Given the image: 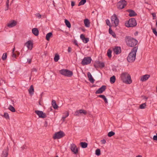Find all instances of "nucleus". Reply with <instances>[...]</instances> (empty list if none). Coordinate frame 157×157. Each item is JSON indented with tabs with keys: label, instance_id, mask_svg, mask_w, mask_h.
<instances>
[{
	"label": "nucleus",
	"instance_id": "nucleus-7",
	"mask_svg": "<svg viewBox=\"0 0 157 157\" xmlns=\"http://www.w3.org/2000/svg\"><path fill=\"white\" fill-rule=\"evenodd\" d=\"M65 136L64 133L61 131L56 132L55 133L53 136V138L58 139L61 138Z\"/></svg>",
	"mask_w": 157,
	"mask_h": 157
},
{
	"label": "nucleus",
	"instance_id": "nucleus-22",
	"mask_svg": "<svg viewBox=\"0 0 157 157\" xmlns=\"http://www.w3.org/2000/svg\"><path fill=\"white\" fill-rule=\"evenodd\" d=\"M8 155V150L6 149L3 151L1 156L2 157H7Z\"/></svg>",
	"mask_w": 157,
	"mask_h": 157
},
{
	"label": "nucleus",
	"instance_id": "nucleus-39",
	"mask_svg": "<svg viewBox=\"0 0 157 157\" xmlns=\"http://www.w3.org/2000/svg\"><path fill=\"white\" fill-rule=\"evenodd\" d=\"M3 117L7 119H9L10 117L8 114L7 113H5L3 115Z\"/></svg>",
	"mask_w": 157,
	"mask_h": 157
},
{
	"label": "nucleus",
	"instance_id": "nucleus-27",
	"mask_svg": "<svg viewBox=\"0 0 157 157\" xmlns=\"http://www.w3.org/2000/svg\"><path fill=\"white\" fill-rule=\"evenodd\" d=\"M116 81V77L114 75L113 76L110 78V81L111 83H114Z\"/></svg>",
	"mask_w": 157,
	"mask_h": 157
},
{
	"label": "nucleus",
	"instance_id": "nucleus-58",
	"mask_svg": "<svg viewBox=\"0 0 157 157\" xmlns=\"http://www.w3.org/2000/svg\"><path fill=\"white\" fill-rule=\"evenodd\" d=\"M27 61L28 62V63H30L31 62V59H28L27 60Z\"/></svg>",
	"mask_w": 157,
	"mask_h": 157
},
{
	"label": "nucleus",
	"instance_id": "nucleus-36",
	"mask_svg": "<svg viewBox=\"0 0 157 157\" xmlns=\"http://www.w3.org/2000/svg\"><path fill=\"white\" fill-rule=\"evenodd\" d=\"M95 154L97 156H99L101 155V151L100 149H97L95 151Z\"/></svg>",
	"mask_w": 157,
	"mask_h": 157
},
{
	"label": "nucleus",
	"instance_id": "nucleus-47",
	"mask_svg": "<svg viewBox=\"0 0 157 157\" xmlns=\"http://www.w3.org/2000/svg\"><path fill=\"white\" fill-rule=\"evenodd\" d=\"M79 114H80L79 112V110H77L75 113L74 115L75 116H78L79 115Z\"/></svg>",
	"mask_w": 157,
	"mask_h": 157
},
{
	"label": "nucleus",
	"instance_id": "nucleus-30",
	"mask_svg": "<svg viewBox=\"0 0 157 157\" xmlns=\"http://www.w3.org/2000/svg\"><path fill=\"white\" fill-rule=\"evenodd\" d=\"M109 33L110 34H111L112 36L114 38L116 37V35L114 33L111 28H109Z\"/></svg>",
	"mask_w": 157,
	"mask_h": 157
},
{
	"label": "nucleus",
	"instance_id": "nucleus-5",
	"mask_svg": "<svg viewBox=\"0 0 157 157\" xmlns=\"http://www.w3.org/2000/svg\"><path fill=\"white\" fill-rule=\"evenodd\" d=\"M59 73L62 75L68 77H71L73 75L72 71L65 69H63L60 70Z\"/></svg>",
	"mask_w": 157,
	"mask_h": 157
},
{
	"label": "nucleus",
	"instance_id": "nucleus-24",
	"mask_svg": "<svg viewBox=\"0 0 157 157\" xmlns=\"http://www.w3.org/2000/svg\"><path fill=\"white\" fill-rule=\"evenodd\" d=\"M53 34L52 32H50L46 34V39L47 40L49 41L50 38L52 36Z\"/></svg>",
	"mask_w": 157,
	"mask_h": 157
},
{
	"label": "nucleus",
	"instance_id": "nucleus-55",
	"mask_svg": "<svg viewBox=\"0 0 157 157\" xmlns=\"http://www.w3.org/2000/svg\"><path fill=\"white\" fill-rule=\"evenodd\" d=\"M16 54H14V53H13V54L12 55V56L14 58H16Z\"/></svg>",
	"mask_w": 157,
	"mask_h": 157
},
{
	"label": "nucleus",
	"instance_id": "nucleus-33",
	"mask_svg": "<svg viewBox=\"0 0 157 157\" xmlns=\"http://www.w3.org/2000/svg\"><path fill=\"white\" fill-rule=\"evenodd\" d=\"M86 2V0H81L78 3V6L84 5Z\"/></svg>",
	"mask_w": 157,
	"mask_h": 157
},
{
	"label": "nucleus",
	"instance_id": "nucleus-56",
	"mask_svg": "<svg viewBox=\"0 0 157 157\" xmlns=\"http://www.w3.org/2000/svg\"><path fill=\"white\" fill-rule=\"evenodd\" d=\"M151 14L153 16V19H155V18H154V17H155L156 16L155 14V13H152Z\"/></svg>",
	"mask_w": 157,
	"mask_h": 157
},
{
	"label": "nucleus",
	"instance_id": "nucleus-13",
	"mask_svg": "<svg viewBox=\"0 0 157 157\" xmlns=\"http://www.w3.org/2000/svg\"><path fill=\"white\" fill-rule=\"evenodd\" d=\"M106 88V86L104 85L102 86L101 87L98 89L95 92L96 94H99L102 93L104 91Z\"/></svg>",
	"mask_w": 157,
	"mask_h": 157
},
{
	"label": "nucleus",
	"instance_id": "nucleus-16",
	"mask_svg": "<svg viewBox=\"0 0 157 157\" xmlns=\"http://www.w3.org/2000/svg\"><path fill=\"white\" fill-rule=\"evenodd\" d=\"M127 11L129 12V16L130 17H133L137 15V14L133 10H127Z\"/></svg>",
	"mask_w": 157,
	"mask_h": 157
},
{
	"label": "nucleus",
	"instance_id": "nucleus-19",
	"mask_svg": "<svg viewBox=\"0 0 157 157\" xmlns=\"http://www.w3.org/2000/svg\"><path fill=\"white\" fill-rule=\"evenodd\" d=\"M87 76L90 81L92 83L94 82V79L93 78L91 73L90 72L87 73Z\"/></svg>",
	"mask_w": 157,
	"mask_h": 157
},
{
	"label": "nucleus",
	"instance_id": "nucleus-31",
	"mask_svg": "<svg viewBox=\"0 0 157 157\" xmlns=\"http://www.w3.org/2000/svg\"><path fill=\"white\" fill-rule=\"evenodd\" d=\"M59 59V55L57 54L55 55L54 58V61L56 62H57Z\"/></svg>",
	"mask_w": 157,
	"mask_h": 157
},
{
	"label": "nucleus",
	"instance_id": "nucleus-1",
	"mask_svg": "<svg viewBox=\"0 0 157 157\" xmlns=\"http://www.w3.org/2000/svg\"><path fill=\"white\" fill-rule=\"evenodd\" d=\"M121 80L124 83L130 84L132 82L130 75L127 72H124L120 76Z\"/></svg>",
	"mask_w": 157,
	"mask_h": 157
},
{
	"label": "nucleus",
	"instance_id": "nucleus-49",
	"mask_svg": "<svg viewBox=\"0 0 157 157\" xmlns=\"http://www.w3.org/2000/svg\"><path fill=\"white\" fill-rule=\"evenodd\" d=\"M86 38L88 39L87 41L86 42V39H84V40H82V41L85 43H87L89 41V38Z\"/></svg>",
	"mask_w": 157,
	"mask_h": 157
},
{
	"label": "nucleus",
	"instance_id": "nucleus-50",
	"mask_svg": "<svg viewBox=\"0 0 157 157\" xmlns=\"http://www.w3.org/2000/svg\"><path fill=\"white\" fill-rule=\"evenodd\" d=\"M101 142L102 144H105L106 143V140L105 139H103L101 140Z\"/></svg>",
	"mask_w": 157,
	"mask_h": 157
},
{
	"label": "nucleus",
	"instance_id": "nucleus-8",
	"mask_svg": "<svg viewBox=\"0 0 157 157\" xmlns=\"http://www.w3.org/2000/svg\"><path fill=\"white\" fill-rule=\"evenodd\" d=\"M127 5V2L125 0H121L119 1L117 5V7L119 9H122L124 8Z\"/></svg>",
	"mask_w": 157,
	"mask_h": 157
},
{
	"label": "nucleus",
	"instance_id": "nucleus-34",
	"mask_svg": "<svg viewBox=\"0 0 157 157\" xmlns=\"http://www.w3.org/2000/svg\"><path fill=\"white\" fill-rule=\"evenodd\" d=\"M79 112L80 114H83L84 115H86L87 113V112L86 110L84 109H80L79 110Z\"/></svg>",
	"mask_w": 157,
	"mask_h": 157
},
{
	"label": "nucleus",
	"instance_id": "nucleus-2",
	"mask_svg": "<svg viewBox=\"0 0 157 157\" xmlns=\"http://www.w3.org/2000/svg\"><path fill=\"white\" fill-rule=\"evenodd\" d=\"M137 49V47H134L132 49L127 58V60L128 62L132 63L135 61Z\"/></svg>",
	"mask_w": 157,
	"mask_h": 157
},
{
	"label": "nucleus",
	"instance_id": "nucleus-9",
	"mask_svg": "<svg viewBox=\"0 0 157 157\" xmlns=\"http://www.w3.org/2000/svg\"><path fill=\"white\" fill-rule=\"evenodd\" d=\"M91 59L90 57H85L82 62L81 63L83 65H85L90 64L91 61Z\"/></svg>",
	"mask_w": 157,
	"mask_h": 157
},
{
	"label": "nucleus",
	"instance_id": "nucleus-59",
	"mask_svg": "<svg viewBox=\"0 0 157 157\" xmlns=\"http://www.w3.org/2000/svg\"><path fill=\"white\" fill-rule=\"evenodd\" d=\"M47 124H48L47 122V121H46L45 124H44L45 126L46 127H47Z\"/></svg>",
	"mask_w": 157,
	"mask_h": 157
},
{
	"label": "nucleus",
	"instance_id": "nucleus-64",
	"mask_svg": "<svg viewBox=\"0 0 157 157\" xmlns=\"http://www.w3.org/2000/svg\"><path fill=\"white\" fill-rule=\"evenodd\" d=\"M156 91L157 92V86H156Z\"/></svg>",
	"mask_w": 157,
	"mask_h": 157
},
{
	"label": "nucleus",
	"instance_id": "nucleus-40",
	"mask_svg": "<svg viewBox=\"0 0 157 157\" xmlns=\"http://www.w3.org/2000/svg\"><path fill=\"white\" fill-rule=\"evenodd\" d=\"M106 23L107 25H108L109 27V28H111L112 27V25H111L110 21L108 19L106 20Z\"/></svg>",
	"mask_w": 157,
	"mask_h": 157
},
{
	"label": "nucleus",
	"instance_id": "nucleus-48",
	"mask_svg": "<svg viewBox=\"0 0 157 157\" xmlns=\"http://www.w3.org/2000/svg\"><path fill=\"white\" fill-rule=\"evenodd\" d=\"M153 140H157V133L156 135H155L153 136Z\"/></svg>",
	"mask_w": 157,
	"mask_h": 157
},
{
	"label": "nucleus",
	"instance_id": "nucleus-43",
	"mask_svg": "<svg viewBox=\"0 0 157 157\" xmlns=\"http://www.w3.org/2000/svg\"><path fill=\"white\" fill-rule=\"evenodd\" d=\"M80 37L82 40H84V39H86V42L87 41L88 39L86 38L85 37L84 35L83 34H82L80 35Z\"/></svg>",
	"mask_w": 157,
	"mask_h": 157
},
{
	"label": "nucleus",
	"instance_id": "nucleus-51",
	"mask_svg": "<svg viewBox=\"0 0 157 157\" xmlns=\"http://www.w3.org/2000/svg\"><path fill=\"white\" fill-rule=\"evenodd\" d=\"M74 43L77 47L78 46V43H77V40H74Z\"/></svg>",
	"mask_w": 157,
	"mask_h": 157
},
{
	"label": "nucleus",
	"instance_id": "nucleus-18",
	"mask_svg": "<svg viewBox=\"0 0 157 157\" xmlns=\"http://www.w3.org/2000/svg\"><path fill=\"white\" fill-rule=\"evenodd\" d=\"M87 76L90 81L92 83L94 82V79L93 78L91 73L90 72L87 73Z\"/></svg>",
	"mask_w": 157,
	"mask_h": 157
},
{
	"label": "nucleus",
	"instance_id": "nucleus-12",
	"mask_svg": "<svg viewBox=\"0 0 157 157\" xmlns=\"http://www.w3.org/2000/svg\"><path fill=\"white\" fill-rule=\"evenodd\" d=\"M17 22L14 20L10 21L7 24V26L9 28H12L15 26L17 24Z\"/></svg>",
	"mask_w": 157,
	"mask_h": 157
},
{
	"label": "nucleus",
	"instance_id": "nucleus-32",
	"mask_svg": "<svg viewBox=\"0 0 157 157\" xmlns=\"http://www.w3.org/2000/svg\"><path fill=\"white\" fill-rule=\"evenodd\" d=\"M146 103H143L140 105L139 108L140 109H144L146 108Z\"/></svg>",
	"mask_w": 157,
	"mask_h": 157
},
{
	"label": "nucleus",
	"instance_id": "nucleus-35",
	"mask_svg": "<svg viewBox=\"0 0 157 157\" xmlns=\"http://www.w3.org/2000/svg\"><path fill=\"white\" fill-rule=\"evenodd\" d=\"M8 109L11 111L13 112H15L16 110L11 105H10L9 107L8 108Z\"/></svg>",
	"mask_w": 157,
	"mask_h": 157
},
{
	"label": "nucleus",
	"instance_id": "nucleus-57",
	"mask_svg": "<svg viewBox=\"0 0 157 157\" xmlns=\"http://www.w3.org/2000/svg\"><path fill=\"white\" fill-rule=\"evenodd\" d=\"M22 150H24L26 148V146L25 145H23L21 147Z\"/></svg>",
	"mask_w": 157,
	"mask_h": 157
},
{
	"label": "nucleus",
	"instance_id": "nucleus-44",
	"mask_svg": "<svg viewBox=\"0 0 157 157\" xmlns=\"http://www.w3.org/2000/svg\"><path fill=\"white\" fill-rule=\"evenodd\" d=\"M35 15L37 17L39 18H41V15L39 13H36Z\"/></svg>",
	"mask_w": 157,
	"mask_h": 157
},
{
	"label": "nucleus",
	"instance_id": "nucleus-11",
	"mask_svg": "<svg viewBox=\"0 0 157 157\" xmlns=\"http://www.w3.org/2000/svg\"><path fill=\"white\" fill-rule=\"evenodd\" d=\"M70 149L71 151L75 154H76L78 152V149L76 145L74 144H71L70 146Z\"/></svg>",
	"mask_w": 157,
	"mask_h": 157
},
{
	"label": "nucleus",
	"instance_id": "nucleus-63",
	"mask_svg": "<svg viewBox=\"0 0 157 157\" xmlns=\"http://www.w3.org/2000/svg\"><path fill=\"white\" fill-rule=\"evenodd\" d=\"M9 0H7V1L6 2V3H9Z\"/></svg>",
	"mask_w": 157,
	"mask_h": 157
},
{
	"label": "nucleus",
	"instance_id": "nucleus-10",
	"mask_svg": "<svg viewBox=\"0 0 157 157\" xmlns=\"http://www.w3.org/2000/svg\"><path fill=\"white\" fill-rule=\"evenodd\" d=\"M35 112L38 115L39 118H44L47 117L46 114L42 111L37 110H35Z\"/></svg>",
	"mask_w": 157,
	"mask_h": 157
},
{
	"label": "nucleus",
	"instance_id": "nucleus-46",
	"mask_svg": "<svg viewBox=\"0 0 157 157\" xmlns=\"http://www.w3.org/2000/svg\"><path fill=\"white\" fill-rule=\"evenodd\" d=\"M153 32L154 33L155 35L157 36V32L156 31V29H152Z\"/></svg>",
	"mask_w": 157,
	"mask_h": 157
},
{
	"label": "nucleus",
	"instance_id": "nucleus-54",
	"mask_svg": "<svg viewBox=\"0 0 157 157\" xmlns=\"http://www.w3.org/2000/svg\"><path fill=\"white\" fill-rule=\"evenodd\" d=\"M9 3H6V6L7 8V9L5 10H7L9 9Z\"/></svg>",
	"mask_w": 157,
	"mask_h": 157
},
{
	"label": "nucleus",
	"instance_id": "nucleus-37",
	"mask_svg": "<svg viewBox=\"0 0 157 157\" xmlns=\"http://www.w3.org/2000/svg\"><path fill=\"white\" fill-rule=\"evenodd\" d=\"M7 56L6 53H4L2 56V59L3 60H5L7 58Z\"/></svg>",
	"mask_w": 157,
	"mask_h": 157
},
{
	"label": "nucleus",
	"instance_id": "nucleus-25",
	"mask_svg": "<svg viewBox=\"0 0 157 157\" xmlns=\"http://www.w3.org/2000/svg\"><path fill=\"white\" fill-rule=\"evenodd\" d=\"M52 105L53 108L55 109H57L58 107V106L56 104V101L54 100H53L52 102Z\"/></svg>",
	"mask_w": 157,
	"mask_h": 157
},
{
	"label": "nucleus",
	"instance_id": "nucleus-29",
	"mask_svg": "<svg viewBox=\"0 0 157 157\" xmlns=\"http://www.w3.org/2000/svg\"><path fill=\"white\" fill-rule=\"evenodd\" d=\"M65 22L66 25L68 28H70L71 27V25L69 21L67 19L65 20Z\"/></svg>",
	"mask_w": 157,
	"mask_h": 157
},
{
	"label": "nucleus",
	"instance_id": "nucleus-60",
	"mask_svg": "<svg viewBox=\"0 0 157 157\" xmlns=\"http://www.w3.org/2000/svg\"><path fill=\"white\" fill-rule=\"evenodd\" d=\"M136 157H142V156L140 155H138Z\"/></svg>",
	"mask_w": 157,
	"mask_h": 157
},
{
	"label": "nucleus",
	"instance_id": "nucleus-26",
	"mask_svg": "<svg viewBox=\"0 0 157 157\" xmlns=\"http://www.w3.org/2000/svg\"><path fill=\"white\" fill-rule=\"evenodd\" d=\"M98 97H99V98H102L104 100L105 102L106 103H108L107 100V98H106L105 97V96L104 95H99L98 96Z\"/></svg>",
	"mask_w": 157,
	"mask_h": 157
},
{
	"label": "nucleus",
	"instance_id": "nucleus-53",
	"mask_svg": "<svg viewBox=\"0 0 157 157\" xmlns=\"http://www.w3.org/2000/svg\"><path fill=\"white\" fill-rule=\"evenodd\" d=\"M71 48L70 47H69L68 48V52L70 53L71 52Z\"/></svg>",
	"mask_w": 157,
	"mask_h": 157
},
{
	"label": "nucleus",
	"instance_id": "nucleus-15",
	"mask_svg": "<svg viewBox=\"0 0 157 157\" xmlns=\"http://www.w3.org/2000/svg\"><path fill=\"white\" fill-rule=\"evenodd\" d=\"M113 51L114 53L118 54L121 52V48L119 47H116L113 49Z\"/></svg>",
	"mask_w": 157,
	"mask_h": 157
},
{
	"label": "nucleus",
	"instance_id": "nucleus-20",
	"mask_svg": "<svg viewBox=\"0 0 157 157\" xmlns=\"http://www.w3.org/2000/svg\"><path fill=\"white\" fill-rule=\"evenodd\" d=\"M33 33L36 36H37L39 34V31L37 28H34L32 29Z\"/></svg>",
	"mask_w": 157,
	"mask_h": 157
},
{
	"label": "nucleus",
	"instance_id": "nucleus-28",
	"mask_svg": "<svg viewBox=\"0 0 157 157\" xmlns=\"http://www.w3.org/2000/svg\"><path fill=\"white\" fill-rule=\"evenodd\" d=\"M81 146L82 148H86L88 145L87 143L86 142H82L80 143Z\"/></svg>",
	"mask_w": 157,
	"mask_h": 157
},
{
	"label": "nucleus",
	"instance_id": "nucleus-6",
	"mask_svg": "<svg viewBox=\"0 0 157 157\" xmlns=\"http://www.w3.org/2000/svg\"><path fill=\"white\" fill-rule=\"evenodd\" d=\"M111 19L113 26L116 27L118 26L119 24V20L116 14H114L112 16Z\"/></svg>",
	"mask_w": 157,
	"mask_h": 157
},
{
	"label": "nucleus",
	"instance_id": "nucleus-3",
	"mask_svg": "<svg viewBox=\"0 0 157 157\" xmlns=\"http://www.w3.org/2000/svg\"><path fill=\"white\" fill-rule=\"evenodd\" d=\"M127 45L130 47H134L137 44L138 41L136 39L130 36H127L125 38Z\"/></svg>",
	"mask_w": 157,
	"mask_h": 157
},
{
	"label": "nucleus",
	"instance_id": "nucleus-14",
	"mask_svg": "<svg viewBox=\"0 0 157 157\" xmlns=\"http://www.w3.org/2000/svg\"><path fill=\"white\" fill-rule=\"evenodd\" d=\"M25 45L27 46L28 49L30 50H32L33 48V44L30 40L28 41L25 44Z\"/></svg>",
	"mask_w": 157,
	"mask_h": 157
},
{
	"label": "nucleus",
	"instance_id": "nucleus-17",
	"mask_svg": "<svg viewBox=\"0 0 157 157\" xmlns=\"http://www.w3.org/2000/svg\"><path fill=\"white\" fill-rule=\"evenodd\" d=\"M150 77V75H145L141 77L140 80L142 82L145 81L149 78Z\"/></svg>",
	"mask_w": 157,
	"mask_h": 157
},
{
	"label": "nucleus",
	"instance_id": "nucleus-38",
	"mask_svg": "<svg viewBox=\"0 0 157 157\" xmlns=\"http://www.w3.org/2000/svg\"><path fill=\"white\" fill-rule=\"evenodd\" d=\"M115 134L114 132L113 131H111L109 132L108 134V136L110 137L113 136Z\"/></svg>",
	"mask_w": 157,
	"mask_h": 157
},
{
	"label": "nucleus",
	"instance_id": "nucleus-52",
	"mask_svg": "<svg viewBox=\"0 0 157 157\" xmlns=\"http://www.w3.org/2000/svg\"><path fill=\"white\" fill-rule=\"evenodd\" d=\"M75 2L74 1H71V6L72 7L74 6L75 5Z\"/></svg>",
	"mask_w": 157,
	"mask_h": 157
},
{
	"label": "nucleus",
	"instance_id": "nucleus-21",
	"mask_svg": "<svg viewBox=\"0 0 157 157\" xmlns=\"http://www.w3.org/2000/svg\"><path fill=\"white\" fill-rule=\"evenodd\" d=\"M85 25L87 27H89L90 26V22L88 19H85L84 20Z\"/></svg>",
	"mask_w": 157,
	"mask_h": 157
},
{
	"label": "nucleus",
	"instance_id": "nucleus-23",
	"mask_svg": "<svg viewBox=\"0 0 157 157\" xmlns=\"http://www.w3.org/2000/svg\"><path fill=\"white\" fill-rule=\"evenodd\" d=\"M34 92V89L33 86L32 85L30 86L29 89V93L31 94L32 95L33 94Z\"/></svg>",
	"mask_w": 157,
	"mask_h": 157
},
{
	"label": "nucleus",
	"instance_id": "nucleus-4",
	"mask_svg": "<svg viewBox=\"0 0 157 157\" xmlns=\"http://www.w3.org/2000/svg\"><path fill=\"white\" fill-rule=\"evenodd\" d=\"M137 25L136 21L135 18L130 19L128 21H127L125 23V25L128 27H133Z\"/></svg>",
	"mask_w": 157,
	"mask_h": 157
},
{
	"label": "nucleus",
	"instance_id": "nucleus-61",
	"mask_svg": "<svg viewBox=\"0 0 157 157\" xmlns=\"http://www.w3.org/2000/svg\"><path fill=\"white\" fill-rule=\"evenodd\" d=\"M15 47H14L13 49V50H12V51H13V53H14V52L15 51Z\"/></svg>",
	"mask_w": 157,
	"mask_h": 157
},
{
	"label": "nucleus",
	"instance_id": "nucleus-62",
	"mask_svg": "<svg viewBox=\"0 0 157 157\" xmlns=\"http://www.w3.org/2000/svg\"><path fill=\"white\" fill-rule=\"evenodd\" d=\"M156 27H157V20H156Z\"/></svg>",
	"mask_w": 157,
	"mask_h": 157
},
{
	"label": "nucleus",
	"instance_id": "nucleus-41",
	"mask_svg": "<svg viewBox=\"0 0 157 157\" xmlns=\"http://www.w3.org/2000/svg\"><path fill=\"white\" fill-rule=\"evenodd\" d=\"M111 53H112V51L109 49L108 50V52H107V55L108 56L109 58H111V56H112Z\"/></svg>",
	"mask_w": 157,
	"mask_h": 157
},
{
	"label": "nucleus",
	"instance_id": "nucleus-42",
	"mask_svg": "<svg viewBox=\"0 0 157 157\" xmlns=\"http://www.w3.org/2000/svg\"><path fill=\"white\" fill-rule=\"evenodd\" d=\"M69 115V113L67 111V113L66 114V115L65 116H63L62 117V119L63 120V122H64L65 121V119Z\"/></svg>",
	"mask_w": 157,
	"mask_h": 157
},
{
	"label": "nucleus",
	"instance_id": "nucleus-45",
	"mask_svg": "<svg viewBox=\"0 0 157 157\" xmlns=\"http://www.w3.org/2000/svg\"><path fill=\"white\" fill-rule=\"evenodd\" d=\"M99 66L101 67H103L105 66V64L103 63H99Z\"/></svg>",
	"mask_w": 157,
	"mask_h": 157
}]
</instances>
